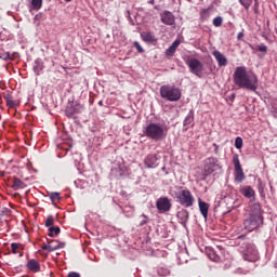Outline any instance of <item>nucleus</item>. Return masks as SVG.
<instances>
[{"label":"nucleus","mask_w":277,"mask_h":277,"mask_svg":"<svg viewBox=\"0 0 277 277\" xmlns=\"http://www.w3.org/2000/svg\"><path fill=\"white\" fill-rule=\"evenodd\" d=\"M234 84L238 89L249 92H256L259 89V78L252 70H248L246 66H238L234 71Z\"/></svg>","instance_id":"obj_1"},{"label":"nucleus","mask_w":277,"mask_h":277,"mask_svg":"<svg viewBox=\"0 0 277 277\" xmlns=\"http://www.w3.org/2000/svg\"><path fill=\"white\" fill-rule=\"evenodd\" d=\"M252 210L253 211L243 221L245 229L248 232H253L264 224V217L261 212V205L253 203Z\"/></svg>","instance_id":"obj_2"},{"label":"nucleus","mask_w":277,"mask_h":277,"mask_svg":"<svg viewBox=\"0 0 277 277\" xmlns=\"http://www.w3.org/2000/svg\"><path fill=\"white\" fill-rule=\"evenodd\" d=\"M176 202L185 209L194 207L196 198L189 188L179 187L175 193Z\"/></svg>","instance_id":"obj_3"},{"label":"nucleus","mask_w":277,"mask_h":277,"mask_svg":"<svg viewBox=\"0 0 277 277\" xmlns=\"http://www.w3.org/2000/svg\"><path fill=\"white\" fill-rule=\"evenodd\" d=\"M160 96L170 102H177L182 98V91L174 85L164 84L160 88Z\"/></svg>","instance_id":"obj_4"},{"label":"nucleus","mask_w":277,"mask_h":277,"mask_svg":"<svg viewBox=\"0 0 277 277\" xmlns=\"http://www.w3.org/2000/svg\"><path fill=\"white\" fill-rule=\"evenodd\" d=\"M145 134L148 138L156 142L163 140L166 136L162 126H159L158 123H149L145 130Z\"/></svg>","instance_id":"obj_5"},{"label":"nucleus","mask_w":277,"mask_h":277,"mask_svg":"<svg viewBox=\"0 0 277 277\" xmlns=\"http://www.w3.org/2000/svg\"><path fill=\"white\" fill-rule=\"evenodd\" d=\"M241 254L245 261L256 262L260 259L259 251L254 245L245 243V249L241 250Z\"/></svg>","instance_id":"obj_6"},{"label":"nucleus","mask_w":277,"mask_h":277,"mask_svg":"<svg viewBox=\"0 0 277 277\" xmlns=\"http://www.w3.org/2000/svg\"><path fill=\"white\" fill-rule=\"evenodd\" d=\"M185 64L187 65L189 72L196 77H200L203 71V63L199 58H186Z\"/></svg>","instance_id":"obj_7"},{"label":"nucleus","mask_w":277,"mask_h":277,"mask_svg":"<svg viewBox=\"0 0 277 277\" xmlns=\"http://www.w3.org/2000/svg\"><path fill=\"white\" fill-rule=\"evenodd\" d=\"M83 110L84 106L79 103L69 104V106L65 108V116L69 119H75L76 115L81 114Z\"/></svg>","instance_id":"obj_8"},{"label":"nucleus","mask_w":277,"mask_h":277,"mask_svg":"<svg viewBox=\"0 0 277 277\" xmlns=\"http://www.w3.org/2000/svg\"><path fill=\"white\" fill-rule=\"evenodd\" d=\"M233 163L235 166V171H236L235 181L238 183L243 182L246 179V175H245L243 169H241V162L239 161V155H235L233 157Z\"/></svg>","instance_id":"obj_9"},{"label":"nucleus","mask_w":277,"mask_h":277,"mask_svg":"<svg viewBox=\"0 0 277 277\" xmlns=\"http://www.w3.org/2000/svg\"><path fill=\"white\" fill-rule=\"evenodd\" d=\"M219 160L216 158L210 157L206 159V164L203 166V172L206 174L210 175L213 172L217 171L220 169Z\"/></svg>","instance_id":"obj_10"},{"label":"nucleus","mask_w":277,"mask_h":277,"mask_svg":"<svg viewBox=\"0 0 277 277\" xmlns=\"http://www.w3.org/2000/svg\"><path fill=\"white\" fill-rule=\"evenodd\" d=\"M157 209L160 212H169L172 209V202H170L168 197H160L156 201Z\"/></svg>","instance_id":"obj_11"},{"label":"nucleus","mask_w":277,"mask_h":277,"mask_svg":"<svg viewBox=\"0 0 277 277\" xmlns=\"http://www.w3.org/2000/svg\"><path fill=\"white\" fill-rule=\"evenodd\" d=\"M66 246L65 242H58L56 240H52L49 245H43L41 247L42 250H47L49 253L56 251L58 249H63Z\"/></svg>","instance_id":"obj_12"},{"label":"nucleus","mask_w":277,"mask_h":277,"mask_svg":"<svg viewBox=\"0 0 277 277\" xmlns=\"http://www.w3.org/2000/svg\"><path fill=\"white\" fill-rule=\"evenodd\" d=\"M176 217L179 220V223L185 226V224H187L189 220V211L186 208H182L176 212Z\"/></svg>","instance_id":"obj_13"},{"label":"nucleus","mask_w":277,"mask_h":277,"mask_svg":"<svg viewBox=\"0 0 277 277\" xmlns=\"http://www.w3.org/2000/svg\"><path fill=\"white\" fill-rule=\"evenodd\" d=\"M161 23L166 26H174V14H172V12L164 11L161 14Z\"/></svg>","instance_id":"obj_14"},{"label":"nucleus","mask_w":277,"mask_h":277,"mask_svg":"<svg viewBox=\"0 0 277 277\" xmlns=\"http://www.w3.org/2000/svg\"><path fill=\"white\" fill-rule=\"evenodd\" d=\"M198 208L201 215H203V219H208L210 205L206 201H203L201 198L198 199Z\"/></svg>","instance_id":"obj_15"},{"label":"nucleus","mask_w":277,"mask_h":277,"mask_svg":"<svg viewBox=\"0 0 277 277\" xmlns=\"http://www.w3.org/2000/svg\"><path fill=\"white\" fill-rule=\"evenodd\" d=\"M157 161H158L157 155L156 154H149L145 158L144 163L146 164L147 168L154 169L158 166Z\"/></svg>","instance_id":"obj_16"},{"label":"nucleus","mask_w":277,"mask_h":277,"mask_svg":"<svg viewBox=\"0 0 277 277\" xmlns=\"http://www.w3.org/2000/svg\"><path fill=\"white\" fill-rule=\"evenodd\" d=\"M239 3L245 8L246 11H249L253 3V0H239ZM259 6V0H254L253 10L255 13H258Z\"/></svg>","instance_id":"obj_17"},{"label":"nucleus","mask_w":277,"mask_h":277,"mask_svg":"<svg viewBox=\"0 0 277 277\" xmlns=\"http://www.w3.org/2000/svg\"><path fill=\"white\" fill-rule=\"evenodd\" d=\"M240 194L248 199H255V190L251 186L240 188Z\"/></svg>","instance_id":"obj_18"},{"label":"nucleus","mask_w":277,"mask_h":277,"mask_svg":"<svg viewBox=\"0 0 277 277\" xmlns=\"http://www.w3.org/2000/svg\"><path fill=\"white\" fill-rule=\"evenodd\" d=\"M212 54L215 57L220 67L227 66V58L220 51H214Z\"/></svg>","instance_id":"obj_19"},{"label":"nucleus","mask_w":277,"mask_h":277,"mask_svg":"<svg viewBox=\"0 0 277 277\" xmlns=\"http://www.w3.org/2000/svg\"><path fill=\"white\" fill-rule=\"evenodd\" d=\"M27 268L32 273H40V262L38 260H28Z\"/></svg>","instance_id":"obj_20"},{"label":"nucleus","mask_w":277,"mask_h":277,"mask_svg":"<svg viewBox=\"0 0 277 277\" xmlns=\"http://www.w3.org/2000/svg\"><path fill=\"white\" fill-rule=\"evenodd\" d=\"M181 41L180 40H175L170 47L169 49L166 51V56L167 57H172L174 56V53H176L177 48L180 47Z\"/></svg>","instance_id":"obj_21"},{"label":"nucleus","mask_w":277,"mask_h":277,"mask_svg":"<svg viewBox=\"0 0 277 277\" xmlns=\"http://www.w3.org/2000/svg\"><path fill=\"white\" fill-rule=\"evenodd\" d=\"M43 69H44V63H43L42 58H37L34 64V72L37 76H40V74L43 71Z\"/></svg>","instance_id":"obj_22"},{"label":"nucleus","mask_w":277,"mask_h":277,"mask_svg":"<svg viewBox=\"0 0 277 277\" xmlns=\"http://www.w3.org/2000/svg\"><path fill=\"white\" fill-rule=\"evenodd\" d=\"M194 122V111L190 110L189 114L185 117L183 126L188 130V128L193 127Z\"/></svg>","instance_id":"obj_23"},{"label":"nucleus","mask_w":277,"mask_h":277,"mask_svg":"<svg viewBox=\"0 0 277 277\" xmlns=\"http://www.w3.org/2000/svg\"><path fill=\"white\" fill-rule=\"evenodd\" d=\"M26 187V185H25V183L24 182H22L19 179H17V177H14V180H13V186H12V188L14 189V190H18V189H24Z\"/></svg>","instance_id":"obj_24"},{"label":"nucleus","mask_w":277,"mask_h":277,"mask_svg":"<svg viewBox=\"0 0 277 277\" xmlns=\"http://www.w3.org/2000/svg\"><path fill=\"white\" fill-rule=\"evenodd\" d=\"M141 37L143 38L144 41L146 42H156V38L151 32H144L141 34Z\"/></svg>","instance_id":"obj_25"},{"label":"nucleus","mask_w":277,"mask_h":277,"mask_svg":"<svg viewBox=\"0 0 277 277\" xmlns=\"http://www.w3.org/2000/svg\"><path fill=\"white\" fill-rule=\"evenodd\" d=\"M4 102H6V106L10 108L15 107V102L13 101V97L10 93L4 94Z\"/></svg>","instance_id":"obj_26"},{"label":"nucleus","mask_w":277,"mask_h":277,"mask_svg":"<svg viewBox=\"0 0 277 277\" xmlns=\"http://www.w3.org/2000/svg\"><path fill=\"white\" fill-rule=\"evenodd\" d=\"M200 22H206L210 17V9H203L199 13Z\"/></svg>","instance_id":"obj_27"},{"label":"nucleus","mask_w":277,"mask_h":277,"mask_svg":"<svg viewBox=\"0 0 277 277\" xmlns=\"http://www.w3.org/2000/svg\"><path fill=\"white\" fill-rule=\"evenodd\" d=\"M61 233V227L56 226V227H49V236L50 237H56L58 234Z\"/></svg>","instance_id":"obj_28"},{"label":"nucleus","mask_w":277,"mask_h":277,"mask_svg":"<svg viewBox=\"0 0 277 277\" xmlns=\"http://www.w3.org/2000/svg\"><path fill=\"white\" fill-rule=\"evenodd\" d=\"M31 6L34 10H40L43 6V0H31Z\"/></svg>","instance_id":"obj_29"},{"label":"nucleus","mask_w":277,"mask_h":277,"mask_svg":"<svg viewBox=\"0 0 277 277\" xmlns=\"http://www.w3.org/2000/svg\"><path fill=\"white\" fill-rule=\"evenodd\" d=\"M50 199L52 202H60L62 200L61 193H50Z\"/></svg>","instance_id":"obj_30"},{"label":"nucleus","mask_w":277,"mask_h":277,"mask_svg":"<svg viewBox=\"0 0 277 277\" xmlns=\"http://www.w3.org/2000/svg\"><path fill=\"white\" fill-rule=\"evenodd\" d=\"M170 275V271L164 267L158 268V276L159 277H168Z\"/></svg>","instance_id":"obj_31"},{"label":"nucleus","mask_w":277,"mask_h":277,"mask_svg":"<svg viewBox=\"0 0 277 277\" xmlns=\"http://www.w3.org/2000/svg\"><path fill=\"white\" fill-rule=\"evenodd\" d=\"M235 147L236 149H241L243 147V138H241V136L235 138Z\"/></svg>","instance_id":"obj_32"},{"label":"nucleus","mask_w":277,"mask_h":277,"mask_svg":"<svg viewBox=\"0 0 277 277\" xmlns=\"http://www.w3.org/2000/svg\"><path fill=\"white\" fill-rule=\"evenodd\" d=\"M44 226L47 228H51V226H54V217L52 215L47 217Z\"/></svg>","instance_id":"obj_33"},{"label":"nucleus","mask_w":277,"mask_h":277,"mask_svg":"<svg viewBox=\"0 0 277 277\" xmlns=\"http://www.w3.org/2000/svg\"><path fill=\"white\" fill-rule=\"evenodd\" d=\"M11 248H12V252H13L14 254H19V253H21V245H19V243L13 242V243L11 245Z\"/></svg>","instance_id":"obj_34"},{"label":"nucleus","mask_w":277,"mask_h":277,"mask_svg":"<svg viewBox=\"0 0 277 277\" xmlns=\"http://www.w3.org/2000/svg\"><path fill=\"white\" fill-rule=\"evenodd\" d=\"M223 24V17L222 16H216L214 19H213V26L214 27H221Z\"/></svg>","instance_id":"obj_35"},{"label":"nucleus","mask_w":277,"mask_h":277,"mask_svg":"<svg viewBox=\"0 0 277 277\" xmlns=\"http://www.w3.org/2000/svg\"><path fill=\"white\" fill-rule=\"evenodd\" d=\"M134 48H136V51H138V53H144V49L141 47V44L136 41L133 42Z\"/></svg>","instance_id":"obj_36"},{"label":"nucleus","mask_w":277,"mask_h":277,"mask_svg":"<svg viewBox=\"0 0 277 277\" xmlns=\"http://www.w3.org/2000/svg\"><path fill=\"white\" fill-rule=\"evenodd\" d=\"M0 58L3 60V61H10V60H12L10 53H4V54L0 55Z\"/></svg>","instance_id":"obj_37"},{"label":"nucleus","mask_w":277,"mask_h":277,"mask_svg":"<svg viewBox=\"0 0 277 277\" xmlns=\"http://www.w3.org/2000/svg\"><path fill=\"white\" fill-rule=\"evenodd\" d=\"M210 259L214 262H216L219 260V255L215 254L214 251H212L210 254H209Z\"/></svg>","instance_id":"obj_38"},{"label":"nucleus","mask_w":277,"mask_h":277,"mask_svg":"<svg viewBox=\"0 0 277 277\" xmlns=\"http://www.w3.org/2000/svg\"><path fill=\"white\" fill-rule=\"evenodd\" d=\"M67 277H81L80 273H77V272H69L67 274Z\"/></svg>","instance_id":"obj_39"},{"label":"nucleus","mask_w":277,"mask_h":277,"mask_svg":"<svg viewBox=\"0 0 277 277\" xmlns=\"http://www.w3.org/2000/svg\"><path fill=\"white\" fill-rule=\"evenodd\" d=\"M258 50H259L260 52L266 53V52H267V47L264 45V44H261V45L258 47Z\"/></svg>","instance_id":"obj_40"},{"label":"nucleus","mask_w":277,"mask_h":277,"mask_svg":"<svg viewBox=\"0 0 277 277\" xmlns=\"http://www.w3.org/2000/svg\"><path fill=\"white\" fill-rule=\"evenodd\" d=\"M243 37H245V32H239L237 36V39L241 40V39H243Z\"/></svg>","instance_id":"obj_41"},{"label":"nucleus","mask_w":277,"mask_h":277,"mask_svg":"<svg viewBox=\"0 0 277 277\" xmlns=\"http://www.w3.org/2000/svg\"><path fill=\"white\" fill-rule=\"evenodd\" d=\"M235 94L233 93L230 96H229V98L233 101L234 98H235Z\"/></svg>","instance_id":"obj_42"},{"label":"nucleus","mask_w":277,"mask_h":277,"mask_svg":"<svg viewBox=\"0 0 277 277\" xmlns=\"http://www.w3.org/2000/svg\"><path fill=\"white\" fill-rule=\"evenodd\" d=\"M149 4L154 5L155 4V0H149Z\"/></svg>","instance_id":"obj_43"},{"label":"nucleus","mask_w":277,"mask_h":277,"mask_svg":"<svg viewBox=\"0 0 277 277\" xmlns=\"http://www.w3.org/2000/svg\"><path fill=\"white\" fill-rule=\"evenodd\" d=\"M98 105H100V106H102V105H103V102H102V101H100V102H98Z\"/></svg>","instance_id":"obj_44"},{"label":"nucleus","mask_w":277,"mask_h":277,"mask_svg":"<svg viewBox=\"0 0 277 277\" xmlns=\"http://www.w3.org/2000/svg\"><path fill=\"white\" fill-rule=\"evenodd\" d=\"M65 2H71V0H65Z\"/></svg>","instance_id":"obj_45"},{"label":"nucleus","mask_w":277,"mask_h":277,"mask_svg":"<svg viewBox=\"0 0 277 277\" xmlns=\"http://www.w3.org/2000/svg\"><path fill=\"white\" fill-rule=\"evenodd\" d=\"M57 243H52V246H56Z\"/></svg>","instance_id":"obj_46"}]
</instances>
